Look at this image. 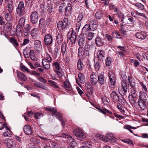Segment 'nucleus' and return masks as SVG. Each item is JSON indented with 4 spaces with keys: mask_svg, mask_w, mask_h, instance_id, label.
Returning a JSON list of instances; mask_svg holds the SVG:
<instances>
[{
    "mask_svg": "<svg viewBox=\"0 0 148 148\" xmlns=\"http://www.w3.org/2000/svg\"><path fill=\"white\" fill-rule=\"evenodd\" d=\"M66 45L65 42L62 43L61 47V53L63 55L65 53L66 50Z\"/></svg>",
    "mask_w": 148,
    "mask_h": 148,
    "instance_id": "obj_46",
    "label": "nucleus"
},
{
    "mask_svg": "<svg viewBox=\"0 0 148 148\" xmlns=\"http://www.w3.org/2000/svg\"><path fill=\"white\" fill-rule=\"evenodd\" d=\"M68 26V20L65 18L63 21H60L57 23V27L59 30H63L67 27Z\"/></svg>",
    "mask_w": 148,
    "mask_h": 148,
    "instance_id": "obj_7",
    "label": "nucleus"
},
{
    "mask_svg": "<svg viewBox=\"0 0 148 148\" xmlns=\"http://www.w3.org/2000/svg\"><path fill=\"white\" fill-rule=\"evenodd\" d=\"M96 108L99 110L100 112L104 114H106V113L109 114H111L112 113V112H110L109 110L105 108L102 109L99 107H97Z\"/></svg>",
    "mask_w": 148,
    "mask_h": 148,
    "instance_id": "obj_44",
    "label": "nucleus"
},
{
    "mask_svg": "<svg viewBox=\"0 0 148 148\" xmlns=\"http://www.w3.org/2000/svg\"><path fill=\"white\" fill-rule=\"evenodd\" d=\"M99 139L105 142H107L108 141L107 138L104 136L102 135H100L99 136Z\"/></svg>",
    "mask_w": 148,
    "mask_h": 148,
    "instance_id": "obj_58",
    "label": "nucleus"
},
{
    "mask_svg": "<svg viewBox=\"0 0 148 148\" xmlns=\"http://www.w3.org/2000/svg\"><path fill=\"white\" fill-rule=\"evenodd\" d=\"M12 132L10 129H8V130L3 133V135L5 136L10 137L12 134Z\"/></svg>",
    "mask_w": 148,
    "mask_h": 148,
    "instance_id": "obj_52",
    "label": "nucleus"
},
{
    "mask_svg": "<svg viewBox=\"0 0 148 148\" xmlns=\"http://www.w3.org/2000/svg\"><path fill=\"white\" fill-rule=\"evenodd\" d=\"M29 40L28 39H25L23 40L22 43L21 45V46H24L27 44L29 42Z\"/></svg>",
    "mask_w": 148,
    "mask_h": 148,
    "instance_id": "obj_62",
    "label": "nucleus"
},
{
    "mask_svg": "<svg viewBox=\"0 0 148 148\" xmlns=\"http://www.w3.org/2000/svg\"><path fill=\"white\" fill-rule=\"evenodd\" d=\"M64 87L66 90L70 91L71 90V85L68 80L66 79L64 82Z\"/></svg>",
    "mask_w": 148,
    "mask_h": 148,
    "instance_id": "obj_33",
    "label": "nucleus"
},
{
    "mask_svg": "<svg viewBox=\"0 0 148 148\" xmlns=\"http://www.w3.org/2000/svg\"><path fill=\"white\" fill-rule=\"evenodd\" d=\"M85 88L87 92L90 95H91L93 92V89L92 85L90 82H88L85 84Z\"/></svg>",
    "mask_w": 148,
    "mask_h": 148,
    "instance_id": "obj_25",
    "label": "nucleus"
},
{
    "mask_svg": "<svg viewBox=\"0 0 148 148\" xmlns=\"http://www.w3.org/2000/svg\"><path fill=\"white\" fill-rule=\"evenodd\" d=\"M53 6L52 3L50 2L47 3V5L45 8L47 13L49 14H51L53 12Z\"/></svg>",
    "mask_w": 148,
    "mask_h": 148,
    "instance_id": "obj_32",
    "label": "nucleus"
},
{
    "mask_svg": "<svg viewBox=\"0 0 148 148\" xmlns=\"http://www.w3.org/2000/svg\"><path fill=\"white\" fill-rule=\"evenodd\" d=\"M98 81L99 83L101 85H103L105 83V81L104 80L103 74L101 73L98 76Z\"/></svg>",
    "mask_w": 148,
    "mask_h": 148,
    "instance_id": "obj_31",
    "label": "nucleus"
},
{
    "mask_svg": "<svg viewBox=\"0 0 148 148\" xmlns=\"http://www.w3.org/2000/svg\"><path fill=\"white\" fill-rule=\"evenodd\" d=\"M78 77L80 82L82 84L83 82L82 78L83 77V75L82 73H79L78 75Z\"/></svg>",
    "mask_w": 148,
    "mask_h": 148,
    "instance_id": "obj_57",
    "label": "nucleus"
},
{
    "mask_svg": "<svg viewBox=\"0 0 148 148\" xmlns=\"http://www.w3.org/2000/svg\"><path fill=\"white\" fill-rule=\"evenodd\" d=\"M108 75L109 79V85L110 87L113 88L115 85L116 82V79L115 74L113 72L110 71L108 73Z\"/></svg>",
    "mask_w": 148,
    "mask_h": 148,
    "instance_id": "obj_6",
    "label": "nucleus"
},
{
    "mask_svg": "<svg viewBox=\"0 0 148 148\" xmlns=\"http://www.w3.org/2000/svg\"><path fill=\"white\" fill-rule=\"evenodd\" d=\"M103 16L102 13L100 11H98L95 14V16L97 19H100Z\"/></svg>",
    "mask_w": 148,
    "mask_h": 148,
    "instance_id": "obj_51",
    "label": "nucleus"
},
{
    "mask_svg": "<svg viewBox=\"0 0 148 148\" xmlns=\"http://www.w3.org/2000/svg\"><path fill=\"white\" fill-rule=\"evenodd\" d=\"M83 47L80 46L78 49V57L79 58H83Z\"/></svg>",
    "mask_w": 148,
    "mask_h": 148,
    "instance_id": "obj_39",
    "label": "nucleus"
},
{
    "mask_svg": "<svg viewBox=\"0 0 148 148\" xmlns=\"http://www.w3.org/2000/svg\"><path fill=\"white\" fill-rule=\"evenodd\" d=\"M83 27L82 28V32L79 35L78 37V42L79 45L80 46H83V32H82Z\"/></svg>",
    "mask_w": 148,
    "mask_h": 148,
    "instance_id": "obj_21",
    "label": "nucleus"
},
{
    "mask_svg": "<svg viewBox=\"0 0 148 148\" xmlns=\"http://www.w3.org/2000/svg\"><path fill=\"white\" fill-rule=\"evenodd\" d=\"M112 35L113 38H119V37L120 36V34L118 32L116 31L112 33Z\"/></svg>",
    "mask_w": 148,
    "mask_h": 148,
    "instance_id": "obj_54",
    "label": "nucleus"
},
{
    "mask_svg": "<svg viewBox=\"0 0 148 148\" xmlns=\"http://www.w3.org/2000/svg\"><path fill=\"white\" fill-rule=\"evenodd\" d=\"M53 66H54L55 68V70L56 71L59 70L60 69V66L58 63L57 62H54L53 64Z\"/></svg>",
    "mask_w": 148,
    "mask_h": 148,
    "instance_id": "obj_61",
    "label": "nucleus"
},
{
    "mask_svg": "<svg viewBox=\"0 0 148 148\" xmlns=\"http://www.w3.org/2000/svg\"><path fill=\"white\" fill-rule=\"evenodd\" d=\"M44 42L47 45H48L52 44L53 40L51 35L49 34L45 35L44 38Z\"/></svg>",
    "mask_w": 148,
    "mask_h": 148,
    "instance_id": "obj_14",
    "label": "nucleus"
},
{
    "mask_svg": "<svg viewBox=\"0 0 148 148\" xmlns=\"http://www.w3.org/2000/svg\"><path fill=\"white\" fill-rule=\"evenodd\" d=\"M49 82L51 83L52 86H53L55 88H59V87L58 85H57V83L56 82L51 80H49Z\"/></svg>",
    "mask_w": 148,
    "mask_h": 148,
    "instance_id": "obj_59",
    "label": "nucleus"
},
{
    "mask_svg": "<svg viewBox=\"0 0 148 148\" xmlns=\"http://www.w3.org/2000/svg\"><path fill=\"white\" fill-rule=\"evenodd\" d=\"M17 77L22 81H26L27 79V77L25 74L20 71L17 72Z\"/></svg>",
    "mask_w": 148,
    "mask_h": 148,
    "instance_id": "obj_23",
    "label": "nucleus"
},
{
    "mask_svg": "<svg viewBox=\"0 0 148 148\" xmlns=\"http://www.w3.org/2000/svg\"><path fill=\"white\" fill-rule=\"evenodd\" d=\"M6 140L7 141L6 142L5 140V141L4 143L7 145V146L11 148H14V147L15 144L12 140L8 139H7Z\"/></svg>",
    "mask_w": 148,
    "mask_h": 148,
    "instance_id": "obj_24",
    "label": "nucleus"
},
{
    "mask_svg": "<svg viewBox=\"0 0 148 148\" xmlns=\"http://www.w3.org/2000/svg\"><path fill=\"white\" fill-rule=\"evenodd\" d=\"M55 115L56 118L61 121L62 125L64 127L65 125V124L64 121L62 120V115L61 114L60 112H58L57 114Z\"/></svg>",
    "mask_w": 148,
    "mask_h": 148,
    "instance_id": "obj_37",
    "label": "nucleus"
},
{
    "mask_svg": "<svg viewBox=\"0 0 148 148\" xmlns=\"http://www.w3.org/2000/svg\"><path fill=\"white\" fill-rule=\"evenodd\" d=\"M25 18L22 17L21 18L19 21L18 24L17 26L16 31H21L24 26Z\"/></svg>",
    "mask_w": 148,
    "mask_h": 148,
    "instance_id": "obj_17",
    "label": "nucleus"
},
{
    "mask_svg": "<svg viewBox=\"0 0 148 148\" xmlns=\"http://www.w3.org/2000/svg\"><path fill=\"white\" fill-rule=\"evenodd\" d=\"M111 63V58L110 57H107L106 59V64L107 66H110Z\"/></svg>",
    "mask_w": 148,
    "mask_h": 148,
    "instance_id": "obj_49",
    "label": "nucleus"
},
{
    "mask_svg": "<svg viewBox=\"0 0 148 148\" xmlns=\"http://www.w3.org/2000/svg\"><path fill=\"white\" fill-rule=\"evenodd\" d=\"M43 115L40 113H36L34 114V117L36 119H39L41 117H43Z\"/></svg>",
    "mask_w": 148,
    "mask_h": 148,
    "instance_id": "obj_55",
    "label": "nucleus"
},
{
    "mask_svg": "<svg viewBox=\"0 0 148 148\" xmlns=\"http://www.w3.org/2000/svg\"><path fill=\"white\" fill-rule=\"evenodd\" d=\"M56 40L58 44H61L63 40L62 35L60 34H58L56 36Z\"/></svg>",
    "mask_w": 148,
    "mask_h": 148,
    "instance_id": "obj_41",
    "label": "nucleus"
},
{
    "mask_svg": "<svg viewBox=\"0 0 148 148\" xmlns=\"http://www.w3.org/2000/svg\"><path fill=\"white\" fill-rule=\"evenodd\" d=\"M98 75L97 73L93 72L90 75V81L92 85H95L98 82Z\"/></svg>",
    "mask_w": 148,
    "mask_h": 148,
    "instance_id": "obj_12",
    "label": "nucleus"
},
{
    "mask_svg": "<svg viewBox=\"0 0 148 148\" xmlns=\"http://www.w3.org/2000/svg\"><path fill=\"white\" fill-rule=\"evenodd\" d=\"M123 128L128 130L131 133H133V132L131 129H135L136 127H132L129 125H126L124 126Z\"/></svg>",
    "mask_w": 148,
    "mask_h": 148,
    "instance_id": "obj_45",
    "label": "nucleus"
},
{
    "mask_svg": "<svg viewBox=\"0 0 148 148\" xmlns=\"http://www.w3.org/2000/svg\"><path fill=\"white\" fill-rule=\"evenodd\" d=\"M52 60V59L50 55L47 52H46L44 58L42 61V64L43 68L47 70L49 69L50 68V63Z\"/></svg>",
    "mask_w": 148,
    "mask_h": 148,
    "instance_id": "obj_3",
    "label": "nucleus"
},
{
    "mask_svg": "<svg viewBox=\"0 0 148 148\" xmlns=\"http://www.w3.org/2000/svg\"><path fill=\"white\" fill-rule=\"evenodd\" d=\"M33 85L34 87H38V88H42L44 90H47V88L44 86L42 84L38 82H35L33 83Z\"/></svg>",
    "mask_w": 148,
    "mask_h": 148,
    "instance_id": "obj_30",
    "label": "nucleus"
},
{
    "mask_svg": "<svg viewBox=\"0 0 148 148\" xmlns=\"http://www.w3.org/2000/svg\"><path fill=\"white\" fill-rule=\"evenodd\" d=\"M117 107L119 111L122 112H125V108L122 106L120 103L117 104Z\"/></svg>",
    "mask_w": 148,
    "mask_h": 148,
    "instance_id": "obj_48",
    "label": "nucleus"
},
{
    "mask_svg": "<svg viewBox=\"0 0 148 148\" xmlns=\"http://www.w3.org/2000/svg\"><path fill=\"white\" fill-rule=\"evenodd\" d=\"M105 53L102 50H99L97 53V58L100 61H103L104 59Z\"/></svg>",
    "mask_w": 148,
    "mask_h": 148,
    "instance_id": "obj_20",
    "label": "nucleus"
},
{
    "mask_svg": "<svg viewBox=\"0 0 148 148\" xmlns=\"http://www.w3.org/2000/svg\"><path fill=\"white\" fill-rule=\"evenodd\" d=\"M21 70L24 72H27L28 73L30 72L29 71L28 68L25 66L23 64L20 65Z\"/></svg>",
    "mask_w": 148,
    "mask_h": 148,
    "instance_id": "obj_47",
    "label": "nucleus"
},
{
    "mask_svg": "<svg viewBox=\"0 0 148 148\" xmlns=\"http://www.w3.org/2000/svg\"><path fill=\"white\" fill-rule=\"evenodd\" d=\"M46 110L48 111H50L52 113L51 115L52 116H55V115L57 114L58 113H57V110L55 108L51 107H48L46 108Z\"/></svg>",
    "mask_w": 148,
    "mask_h": 148,
    "instance_id": "obj_28",
    "label": "nucleus"
},
{
    "mask_svg": "<svg viewBox=\"0 0 148 148\" xmlns=\"http://www.w3.org/2000/svg\"><path fill=\"white\" fill-rule=\"evenodd\" d=\"M5 2L7 3V7L8 11L9 13H12L13 12L14 8L12 0Z\"/></svg>",
    "mask_w": 148,
    "mask_h": 148,
    "instance_id": "obj_16",
    "label": "nucleus"
},
{
    "mask_svg": "<svg viewBox=\"0 0 148 148\" xmlns=\"http://www.w3.org/2000/svg\"><path fill=\"white\" fill-rule=\"evenodd\" d=\"M135 36L137 38L144 40L146 38L147 34L145 32L141 31L136 32L135 34Z\"/></svg>",
    "mask_w": 148,
    "mask_h": 148,
    "instance_id": "obj_13",
    "label": "nucleus"
},
{
    "mask_svg": "<svg viewBox=\"0 0 148 148\" xmlns=\"http://www.w3.org/2000/svg\"><path fill=\"white\" fill-rule=\"evenodd\" d=\"M34 49L37 51H40L42 49V45L41 41L38 40H35L34 43Z\"/></svg>",
    "mask_w": 148,
    "mask_h": 148,
    "instance_id": "obj_18",
    "label": "nucleus"
},
{
    "mask_svg": "<svg viewBox=\"0 0 148 148\" xmlns=\"http://www.w3.org/2000/svg\"><path fill=\"white\" fill-rule=\"evenodd\" d=\"M90 24H86L85 26H84V30L85 32H87L88 31L90 30Z\"/></svg>",
    "mask_w": 148,
    "mask_h": 148,
    "instance_id": "obj_64",
    "label": "nucleus"
},
{
    "mask_svg": "<svg viewBox=\"0 0 148 148\" xmlns=\"http://www.w3.org/2000/svg\"><path fill=\"white\" fill-rule=\"evenodd\" d=\"M65 4L64 3H61L60 4L59 7V11L61 12H62L63 10L65 8Z\"/></svg>",
    "mask_w": 148,
    "mask_h": 148,
    "instance_id": "obj_50",
    "label": "nucleus"
},
{
    "mask_svg": "<svg viewBox=\"0 0 148 148\" xmlns=\"http://www.w3.org/2000/svg\"><path fill=\"white\" fill-rule=\"evenodd\" d=\"M83 58L81 59L79 58L78 60L77 64V67L78 69L79 70H82L83 63L82 61L83 60Z\"/></svg>",
    "mask_w": 148,
    "mask_h": 148,
    "instance_id": "obj_40",
    "label": "nucleus"
},
{
    "mask_svg": "<svg viewBox=\"0 0 148 148\" xmlns=\"http://www.w3.org/2000/svg\"><path fill=\"white\" fill-rule=\"evenodd\" d=\"M39 29L38 28H34L31 32V34L32 36L34 38H36V34H37L39 31Z\"/></svg>",
    "mask_w": 148,
    "mask_h": 148,
    "instance_id": "obj_36",
    "label": "nucleus"
},
{
    "mask_svg": "<svg viewBox=\"0 0 148 148\" xmlns=\"http://www.w3.org/2000/svg\"><path fill=\"white\" fill-rule=\"evenodd\" d=\"M10 42L14 46L18 47L19 44L18 43L17 39L15 38L12 37H11L10 39Z\"/></svg>",
    "mask_w": 148,
    "mask_h": 148,
    "instance_id": "obj_34",
    "label": "nucleus"
},
{
    "mask_svg": "<svg viewBox=\"0 0 148 148\" xmlns=\"http://www.w3.org/2000/svg\"><path fill=\"white\" fill-rule=\"evenodd\" d=\"M67 37L68 38H69L71 42L75 43L77 38L76 33L75 32H73V30L69 31L68 32Z\"/></svg>",
    "mask_w": 148,
    "mask_h": 148,
    "instance_id": "obj_10",
    "label": "nucleus"
},
{
    "mask_svg": "<svg viewBox=\"0 0 148 148\" xmlns=\"http://www.w3.org/2000/svg\"><path fill=\"white\" fill-rule=\"evenodd\" d=\"M121 87H119L118 90L119 93L122 96H124L126 94L127 92V89L128 86L127 82L125 80L121 81Z\"/></svg>",
    "mask_w": 148,
    "mask_h": 148,
    "instance_id": "obj_5",
    "label": "nucleus"
},
{
    "mask_svg": "<svg viewBox=\"0 0 148 148\" xmlns=\"http://www.w3.org/2000/svg\"><path fill=\"white\" fill-rule=\"evenodd\" d=\"M94 36V34L90 32L88 34L87 36V38L88 40L92 39Z\"/></svg>",
    "mask_w": 148,
    "mask_h": 148,
    "instance_id": "obj_60",
    "label": "nucleus"
},
{
    "mask_svg": "<svg viewBox=\"0 0 148 148\" xmlns=\"http://www.w3.org/2000/svg\"><path fill=\"white\" fill-rule=\"evenodd\" d=\"M74 134L78 137V139L81 141L83 140V132L82 130L79 128H76L74 130Z\"/></svg>",
    "mask_w": 148,
    "mask_h": 148,
    "instance_id": "obj_9",
    "label": "nucleus"
},
{
    "mask_svg": "<svg viewBox=\"0 0 148 148\" xmlns=\"http://www.w3.org/2000/svg\"><path fill=\"white\" fill-rule=\"evenodd\" d=\"M11 13L8 12H5L4 13V18L6 21H12V16L11 14Z\"/></svg>",
    "mask_w": 148,
    "mask_h": 148,
    "instance_id": "obj_29",
    "label": "nucleus"
},
{
    "mask_svg": "<svg viewBox=\"0 0 148 148\" xmlns=\"http://www.w3.org/2000/svg\"><path fill=\"white\" fill-rule=\"evenodd\" d=\"M31 27V26L29 24H27L26 25L25 27L23 30L21 29V31H18V32H21L25 36H28L30 34Z\"/></svg>",
    "mask_w": 148,
    "mask_h": 148,
    "instance_id": "obj_11",
    "label": "nucleus"
},
{
    "mask_svg": "<svg viewBox=\"0 0 148 148\" xmlns=\"http://www.w3.org/2000/svg\"><path fill=\"white\" fill-rule=\"evenodd\" d=\"M107 135L108 136V138L112 142L115 143L116 142V139L115 137L113 136L112 134L110 133H108L107 134Z\"/></svg>",
    "mask_w": 148,
    "mask_h": 148,
    "instance_id": "obj_42",
    "label": "nucleus"
},
{
    "mask_svg": "<svg viewBox=\"0 0 148 148\" xmlns=\"http://www.w3.org/2000/svg\"><path fill=\"white\" fill-rule=\"evenodd\" d=\"M23 130L27 135H30L33 132L31 127L29 125H25L23 127Z\"/></svg>",
    "mask_w": 148,
    "mask_h": 148,
    "instance_id": "obj_19",
    "label": "nucleus"
},
{
    "mask_svg": "<svg viewBox=\"0 0 148 148\" xmlns=\"http://www.w3.org/2000/svg\"><path fill=\"white\" fill-rule=\"evenodd\" d=\"M72 7L70 3H68L65 7L64 14L66 16H68L71 15L72 12Z\"/></svg>",
    "mask_w": 148,
    "mask_h": 148,
    "instance_id": "obj_15",
    "label": "nucleus"
},
{
    "mask_svg": "<svg viewBox=\"0 0 148 148\" xmlns=\"http://www.w3.org/2000/svg\"><path fill=\"white\" fill-rule=\"evenodd\" d=\"M96 45L98 46H102L103 45V42L101 38L99 37H97L95 40Z\"/></svg>",
    "mask_w": 148,
    "mask_h": 148,
    "instance_id": "obj_38",
    "label": "nucleus"
},
{
    "mask_svg": "<svg viewBox=\"0 0 148 148\" xmlns=\"http://www.w3.org/2000/svg\"><path fill=\"white\" fill-rule=\"evenodd\" d=\"M25 7L24 3L20 1L16 8V13L18 16H21L25 14Z\"/></svg>",
    "mask_w": 148,
    "mask_h": 148,
    "instance_id": "obj_4",
    "label": "nucleus"
},
{
    "mask_svg": "<svg viewBox=\"0 0 148 148\" xmlns=\"http://www.w3.org/2000/svg\"><path fill=\"white\" fill-rule=\"evenodd\" d=\"M84 142V148H91V145L90 143L88 142Z\"/></svg>",
    "mask_w": 148,
    "mask_h": 148,
    "instance_id": "obj_56",
    "label": "nucleus"
},
{
    "mask_svg": "<svg viewBox=\"0 0 148 148\" xmlns=\"http://www.w3.org/2000/svg\"><path fill=\"white\" fill-rule=\"evenodd\" d=\"M127 82L131 87L130 93L133 97H136L137 96V92L136 87V83L131 76L128 77Z\"/></svg>",
    "mask_w": 148,
    "mask_h": 148,
    "instance_id": "obj_2",
    "label": "nucleus"
},
{
    "mask_svg": "<svg viewBox=\"0 0 148 148\" xmlns=\"http://www.w3.org/2000/svg\"><path fill=\"white\" fill-rule=\"evenodd\" d=\"M147 95L146 93L141 91L139 92L138 94L139 99L138 101V105L140 109L143 111L146 110L147 106Z\"/></svg>",
    "mask_w": 148,
    "mask_h": 148,
    "instance_id": "obj_1",
    "label": "nucleus"
},
{
    "mask_svg": "<svg viewBox=\"0 0 148 148\" xmlns=\"http://www.w3.org/2000/svg\"><path fill=\"white\" fill-rule=\"evenodd\" d=\"M55 72L58 76V78L62 77L63 75V73L60 71H55Z\"/></svg>",
    "mask_w": 148,
    "mask_h": 148,
    "instance_id": "obj_63",
    "label": "nucleus"
},
{
    "mask_svg": "<svg viewBox=\"0 0 148 148\" xmlns=\"http://www.w3.org/2000/svg\"><path fill=\"white\" fill-rule=\"evenodd\" d=\"M90 46L89 45H86L85 46L84 51V55H85L87 56H89V50L90 49Z\"/></svg>",
    "mask_w": 148,
    "mask_h": 148,
    "instance_id": "obj_43",
    "label": "nucleus"
},
{
    "mask_svg": "<svg viewBox=\"0 0 148 148\" xmlns=\"http://www.w3.org/2000/svg\"><path fill=\"white\" fill-rule=\"evenodd\" d=\"M134 5L141 10H143L144 9V6L141 3H137L134 4Z\"/></svg>",
    "mask_w": 148,
    "mask_h": 148,
    "instance_id": "obj_53",
    "label": "nucleus"
},
{
    "mask_svg": "<svg viewBox=\"0 0 148 148\" xmlns=\"http://www.w3.org/2000/svg\"><path fill=\"white\" fill-rule=\"evenodd\" d=\"M38 14L36 11L33 12L30 15V21L33 24L36 23L38 20Z\"/></svg>",
    "mask_w": 148,
    "mask_h": 148,
    "instance_id": "obj_8",
    "label": "nucleus"
},
{
    "mask_svg": "<svg viewBox=\"0 0 148 148\" xmlns=\"http://www.w3.org/2000/svg\"><path fill=\"white\" fill-rule=\"evenodd\" d=\"M39 26L41 28L48 27L49 24L47 23L45 19L43 18H41L39 20Z\"/></svg>",
    "mask_w": 148,
    "mask_h": 148,
    "instance_id": "obj_27",
    "label": "nucleus"
},
{
    "mask_svg": "<svg viewBox=\"0 0 148 148\" xmlns=\"http://www.w3.org/2000/svg\"><path fill=\"white\" fill-rule=\"evenodd\" d=\"M90 25V30L94 31L97 28V25L95 21H92L91 22Z\"/></svg>",
    "mask_w": 148,
    "mask_h": 148,
    "instance_id": "obj_35",
    "label": "nucleus"
},
{
    "mask_svg": "<svg viewBox=\"0 0 148 148\" xmlns=\"http://www.w3.org/2000/svg\"><path fill=\"white\" fill-rule=\"evenodd\" d=\"M3 29L7 32L10 31L12 29V24L10 22L7 23L4 25Z\"/></svg>",
    "mask_w": 148,
    "mask_h": 148,
    "instance_id": "obj_26",
    "label": "nucleus"
},
{
    "mask_svg": "<svg viewBox=\"0 0 148 148\" xmlns=\"http://www.w3.org/2000/svg\"><path fill=\"white\" fill-rule=\"evenodd\" d=\"M111 97L114 102H117L119 100L118 94L114 91H113L111 94Z\"/></svg>",
    "mask_w": 148,
    "mask_h": 148,
    "instance_id": "obj_22",
    "label": "nucleus"
}]
</instances>
